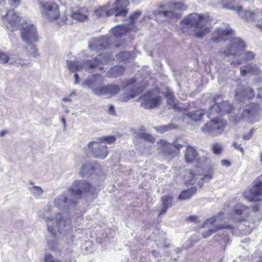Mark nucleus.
I'll return each mask as SVG.
<instances>
[{
    "mask_svg": "<svg viewBox=\"0 0 262 262\" xmlns=\"http://www.w3.org/2000/svg\"><path fill=\"white\" fill-rule=\"evenodd\" d=\"M198 153L194 147L189 145L185 153V158L187 162L192 163L197 159Z\"/></svg>",
    "mask_w": 262,
    "mask_h": 262,
    "instance_id": "obj_22",
    "label": "nucleus"
},
{
    "mask_svg": "<svg viewBox=\"0 0 262 262\" xmlns=\"http://www.w3.org/2000/svg\"><path fill=\"white\" fill-rule=\"evenodd\" d=\"M23 60L20 59H17L15 61H12L8 54L1 50H0V63L2 64H6L9 63V64H13L15 63L17 64L24 65L22 63Z\"/></svg>",
    "mask_w": 262,
    "mask_h": 262,
    "instance_id": "obj_28",
    "label": "nucleus"
},
{
    "mask_svg": "<svg viewBox=\"0 0 262 262\" xmlns=\"http://www.w3.org/2000/svg\"><path fill=\"white\" fill-rule=\"evenodd\" d=\"M101 82V77L100 75H96L92 79L88 78L85 84L90 88L94 93L97 95H104L107 97H111L118 94L121 90V86L117 84H108L99 88L95 87V83L97 80Z\"/></svg>",
    "mask_w": 262,
    "mask_h": 262,
    "instance_id": "obj_3",
    "label": "nucleus"
},
{
    "mask_svg": "<svg viewBox=\"0 0 262 262\" xmlns=\"http://www.w3.org/2000/svg\"><path fill=\"white\" fill-rule=\"evenodd\" d=\"M204 111L202 110H197L193 112H189L187 115L192 119L193 121L200 120L203 116Z\"/></svg>",
    "mask_w": 262,
    "mask_h": 262,
    "instance_id": "obj_33",
    "label": "nucleus"
},
{
    "mask_svg": "<svg viewBox=\"0 0 262 262\" xmlns=\"http://www.w3.org/2000/svg\"><path fill=\"white\" fill-rule=\"evenodd\" d=\"M209 20L208 15L193 13L181 21L180 27L184 32H186L189 28H192L194 35L196 38H202L211 31Z\"/></svg>",
    "mask_w": 262,
    "mask_h": 262,
    "instance_id": "obj_1",
    "label": "nucleus"
},
{
    "mask_svg": "<svg viewBox=\"0 0 262 262\" xmlns=\"http://www.w3.org/2000/svg\"><path fill=\"white\" fill-rule=\"evenodd\" d=\"M45 262H61L59 260H54L53 257L51 254H46L45 257Z\"/></svg>",
    "mask_w": 262,
    "mask_h": 262,
    "instance_id": "obj_46",
    "label": "nucleus"
},
{
    "mask_svg": "<svg viewBox=\"0 0 262 262\" xmlns=\"http://www.w3.org/2000/svg\"><path fill=\"white\" fill-rule=\"evenodd\" d=\"M254 96V92L252 89L248 86L244 88L241 86H238L235 92V99L239 101H242L245 98L251 99Z\"/></svg>",
    "mask_w": 262,
    "mask_h": 262,
    "instance_id": "obj_18",
    "label": "nucleus"
},
{
    "mask_svg": "<svg viewBox=\"0 0 262 262\" xmlns=\"http://www.w3.org/2000/svg\"><path fill=\"white\" fill-rule=\"evenodd\" d=\"M163 206L170 207L172 205V197L169 195H164L161 199Z\"/></svg>",
    "mask_w": 262,
    "mask_h": 262,
    "instance_id": "obj_35",
    "label": "nucleus"
},
{
    "mask_svg": "<svg viewBox=\"0 0 262 262\" xmlns=\"http://www.w3.org/2000/svg\"><path fill=\"white\" fill-rule=\"evenodd\" d=\"M218 4H220L223 6V8L235 10L238 12L239 16L241 18L244 19L247 21H250L252 20H258L259 14L258 13L252 12L250 11L243 10L242 7L236 5L234 2L229 0H216Z\"/></svg>",
    "mask_w": 262,
    "mask_h": 262,
    "instance_id": "obj_6",
    "label": "nucleus"
},
{
    "mask_svg": "<svg viewBox=\"0 0 262 262\" xmlns=\"http://www.w3.org/2000/svg\"><path fill=\"white\" fill-rule=\"evenodd\" d=\"M11 5L13 7H16L19 4V0H11Z\"/></svg>",
    "mask_w": 262,
    "mask_h": 262,
    "instance_id": "obj_51",
    "label": "nucleus"
},
{
    "mask_svg": "<svg viewBox=\"0 0 262 262\" xmlns=\"http://www.w3.org/2000/svg\"><path fill=\"white\" fill-rule=\"evenodd\" d=\"M245 220V219H242V220H239V222H243V221H244Z\"/></svg>",
    "mask_w": 262,
    "mask_h": 262,
    "instance_id": "obj_63",
    "label": "nucleus"
},
{
    "mask_svg": "<svg viewBox=\"0 0 262 262\" xmlns=\"http://www.w3.org/2000/svg\"><path fill=\"white\" fill-rule=\"evenodd\" d=\"M116 138L113 136H104L101 138H100L98 139V141L101 142L102 144H105V142L108 144H112L114 143L116 141Z\"/></svg>",
    "mask_w": 262,
    "mask_h": 262,
    "instance_id": "obj_36",
    "label": "nucleus"
},
{
    "mask_svg": "<svg viewBox=\"0 0 262 262\" xmlns=\"http://www.w3.org/2000/svg\"><path fill=\"white\" fill-rule=\"evenodd\" d=\"M257 98H262V89H259L258 90Z\"/></svg>",
    "mask_w": 262,
    "mask_h": 262,
    "instance_id": "obj_57",
    "label": "nucleus"
},
{
    "mask_svg": "<svg viewBox=\"0 0 262 262\" xmlns=\"http://www.w3.org/2000/svg\"><path fill=\"white\" fill-rule=\"evenodd\" d=\"M185 9L182 3H168L159 5L155 14L168 19H174L180 17L181 11Z\"/></svg>",
    "mask_w": 262,
    "mask_h": 262,
    "instance_id": "obj_4",
    "label": "nucleus"
},
{
    "mask_svg": "<svg viewBox=\"0 0 262 262\" xmlns=\"http://www.w3.org/2000/svg\"><path fill=\"white\" fill-rule=\"evenodd\" d=\"M198 218L195 215H190L187 218V221L190 222H196Z\"/></svg>",
    "mask_w": 262,
    "mask_h": 262,
    "instance_id": "obj_49",
    "label": "nucleus"
},
{
    "mask_svg": "<svg viewBox=\"0 0 262 262\" xmlns=\"http://www.w3.org/2000/svg\"><path fill=\"white\" fill-rule=\"evenodd\" d=\"M110 37L103 36L100 38H93L90 40L89 47L91 51H99L110 47Z\"/></svg>",
    "mask_w": 262,
    "mask_h": 262,
    "instance_id": "obj_15",
    "label": "nucleus"
},
{
    "mask_svg": "<svg viewBox=\"0 0 262 262\" xmlns=\"http://www.w3.org/2000/svg\"><path fill=\"white\" fill-rule=\"evenodd\" d=\"M61 122H62L63 126H65V125H66V120H65V119H64L63 118H61Z\"/></svg>",
    "mask_w": 262,
    "mask_h": 262,
    "instance_id": "obj_59",
    "label": "nucleus"
},
{
    "mask_svg": "<svg viewBox=\"0 0 262 262\" xmlns=\"http://www.w3.org/2000/svg\"><path fill=\"white\" fill-rule=\"evenodd\" d=\"M196 192L197 188L195 187H191L189 189L182 190L179 195L178 199L181 201L189 199Z\"/></svg>",
    "mask_w": 262,
    "mask_h": 262,
    "instance_id": "obj_26",
    "label": "nucleus"
},
{
    "mask_svg": "<svg viewBox=\"0 0 262 262\" xmlns=\"http://www.w3.org/2000/svg\"><path fill=\"white\" fill-rule=\"evenodd\" d=\"M75 77V84H78L79 83V76L77 73H75L74 75Z\"/></svg>",
    "mask_w": 262,
    "mask_h": 262,
    "instance_id": "obj_56",
    "label": "nucleus"
},
{
    "mask_svg": "<svg viewBox=\"0 0 262 262\" xmlns=\"http://www.w3.org/2000/svg\"><path fill=\"white\" fill-rule=\"evenodd\" d=\"M131 24H124L117 26L112 29V33L116 37L121 36L131 29Z\"/></svg>",
    "mask_w": 262,
    "mask_h": 262,
    "instance_id": "obj_25",
    "label": "nucleus"
},
{
    "mask_svg": "<svg viewBox=\"0 0 262 262\" xmlns=\"http://www.w3.org/2000/svg\"><path fill=\"white\" fill-rule=\"evenodd\" d=\"M167 97L168 99L167 101V103L169 105H171L173 108H176V104L173 102V96H172V95L171 94H167Z\"/></svg>",
    "mask_w": 262,
    "mask_h": 262,
    "instance_id": "obj_45",
    "label": "nucleus"
},
{
    "mask_svg": "<svg viewBox=\"0 0 262 262\" xmlns=\"http://www.w3.org/2000/svg\"><path fill=\"white\" fill-rule=\"evenodd\" d=\"M88 147L91 149V152L96 158L103 159L108 155L106 145L105 144H102L99 141L89 143Z\"/></svg>",
    "mask_w": 262,
    "mask_h": 262,
    "instance_id": "obj_11",
    "label": "nucleus"
},
{
    "mask_svg": "<svg viewBox=\"0 0 262 262\" xmlns=\"http://www.w3.org/2000/svg\"><path fill=\"white\" fill-rule=\"evenodd\" d=\"M261 110V108L257 104H251L243 110V117L252 119L254 117L258 116Z\"/></svg>",
    "mask_w": 262,
    "mask_h": 262,
    "instance_id": "obj_21",
    "label": "nucleus"
},
{
    "mask_svg": "<svg viewBox=\"0 0 262 262\" xmlns=\"http://www.w3.org/2000/svg\"><path fill=\"white\" fill-rule=\"evenodd\" d=\"M219 97H215L214 101L215 104L210 107L208 111L209 116L214 113H221L225 114L229 113L232 110V106L227 101L219 102Z\"/></svg>",
    "mask_w": 262,
    "mask_h": 262,
    "instance_id": "obj_12",
    "label": "nucleus"
},
{
    "mask_svg": "<svg viewBox=\"0 0 262 262\" xmlns=\"http://www.w3.org/2000/svg\"><path fill=\"white\" fill-rule=\"evenodd\" d=\"M160 144L161 150L168 155H178L180 149L183 146L180 144H170L163 140L160 141Z\"/></svg>",
    "mask_w": 262,
    "mask_h": 262,
    "instance_id": "obj_17",
    "label": "nucleus"
},
{
    "mask_svg": "<svg viewBox=\"0 0 262 262\" xmlns=\"http://www.w3.org/2000/svg\"><path fill=\"white\" fill-rule=\"evenodd\" d=\"M141 11H137L135 12L134 14L130 16V19L132 21L131 24V29L133 27V24L134 23L136 19H137L141 14Z\"/></svg>",
    "mask_w": 262,
    "mask_h": 262,
    "instance_id": "obj_42",
    "label": "nucleus"
},
{
    "mask_svg": "<svg viewBox=\"0 0 262 262\" xmlns=\"http://www.w3.org/2000/svg\"><path fill=\"white\" fill-rule=\"evenodd\" d=\"M260 161L262 162V152L261 153V155H260Z\"/></svg>",
    "mask_w": 262,
    "mask_h": 262,
    "instance_id": "obj_61",
    "label": "nucleus"
},
{
    "mask_svg": "<svg viewBox=\"0 0 262 262\" xmlns=\"http://www.w3.org/2000/svg\"><path fill=\"white\" fill-rule=\"evenodd\" d=\"M116 60L119 62L129 61L133 57L132 54L128 52H121L116 55Z\"/></svg>",
    "mask_w": 262,
    "mask_h": 262,
    "instance_id": "obj_31",
    "label": "nucleus"
},
{
    "mask_svg": "<svg viewBox=\"0 0 262 262\" xmlns=\"http://www.w3.org/2000/svg\"><path fill=\"white\" fill-rule=\"evenodd\" d=\"M212 151L215 155H220L223 151V147L220 144L215 143L212 146Z\"/></svg>",
    "mask_w": 262,
    "mask_h": 262,
    "instance_id": "obj_40",
    "label": "nucleus"
},
{
    "mask_svg": "<svg viewBox=\"0 0 262 262\" xmlns=\"http://www.w3.org/2000/svg\"><path fill=\"white\" fill-rule=\"evenodd\" d=\"M6 132H0V137H3L5 135Z\"/></svg>",
    "mask_w": 262,
    "mask_h": 262,
    "instance_id": "obj_60",
    "label": "nucleus"
},
{
    "mask_svg": "<svg viewBox=\"0 0 262 262\" xmlns=\"http://www.w3.org/2000/svg\"><path fill=\"white\" fill-rule=\"evenodd\" d=\"M28 55L30 57L36 58L39 56L38 50L34 46H30L27 47Z\"/></svg>",
    "mask_w": 262,
    "mask_h": 262,
    "instance_id": "obj_37",
    "label": "nucleus"
},
{
    "mask_svg": "<svg viewBox=\"0 0 262 262\" xmlns=\"http://www.w3.org/2000/svg\"><path fill=\"white\" fill-rule=\"evenodd\" d=\"M168 208V207H166L165 206H162V208L161 210H160L159 215H161L165 213L167 211V210Z\"/></svg>",
    "mask_w": 262,
    "mask_h": 262,
    "instance_id": "obj_55",
    "label": "nucleus"
},
{
    "mask_svg": "<svg viewBox=\"0 0 262 262\" xmlns=\"http://www.w3.org/2000/svg\"><path fill=\"white\" fill-rule=\"evenodd\" d=\"M39 8L43 17L50 21H54L60 16L58 5L51 1H42L39 3Z\"/></svg>",
    "mask_w": 262,
    "mask_h": 262,
    "instance_id": "obj_7",
    "label": "nucleus"
},
{
    "mask_svg": "<svg viewBox=\"0 0 262 262\" xmlns=\"http://www.w3.org/2000/svg\"><path fill=\"white\" fill-rule=\"evenodd\" d=\"M253 184L251 188L245 191L244 195L250 202L258 201L262 196V174L253 181Z\"/></svg>",
    "mask_w": 262,
    "mask_h": 262,
    "instance_id": "obj_8",
    "label": "nucleus"
},
{
    "mask_svg": "<svg viewBox=\"0 0 262 262\" xmlns=\"http://www.w3.org/2000/svg\"><path fill=\"white\" fill-rule=\"evenodd\" d=\"M232 146H234V147L236 149L240 151L242 153L244 154V150L243 148L241 147V145H238L237 144L236 142H234L233 143Z\"/></svg>",
    "mask_w": 262,
    "mask_h": 262,
    "instance_id": "obj_47",
    "label": "nucleus"
},
{
    "mask_svg": "<svg viewBox=\"0 0 262 262\" xmlns=\"http://www.w3.org/2000/svg\"><path fill=\"white\" fill-rule=\"evenodd\" d=\"M140 99L142 101L141 105L145 108L155 107L161 103V101L160 97L155 96L150 92H146L142 95Z\"/></svg>",
    "mask_w": 262,
    "mask_h": 262,
    "instance_id": "obj_13",
    "label": "nucleus"
},
{
    "mask_svg": "<svg viewBox=\"0 0 262 262\" xmlns=\"http://www.w3.org/2000/svg\"><path fill=\"white\" fill-rule=\"evenodd\" d=\"M71 17L74 19L78 21H84L86 18V16L79 12H74L71 15Z\"/></svg>",
    "mask_w": 262,
    "mask_h": 262,
    "instance_id": "obj_39",
    "label": "nucleus"
},
{
    "mask_svg": "<svg viewBox=\"0 0 262 262\" xmlns=\"http://www.w3.org/2000/svg\"><path fill=\"white\" fill-rule=\"evenodd\" d=\"M188 172L191 176V179L186 182V184H187V185L194 184V183L195 182V180H194V179L196 177V175L193 173V172L191 170H188Z\"/></svg>",
    "mask_w": 262,
    "mask_h": 262,
    "instance_id": "obj_43",
    "label": "nucleus"
},
{
    "mask_svg": "<svg viewBox=\"0 0 262 262\" xmlns=\"http://www.w3.org/2000/svg\"><path fill=\"white\" fill-rule=\"evenodd\" d=\"M125 71L122 66H116L110 69L107 73L108 76L112 77H116L121 75Z\"/></svg>",
    "mask_w": 262,
    "mask_h": 262,
    "instance_id": "obj_29",
    "label": "nucleus"
},
{
    "mask_svg": "<svg viewBox=\"0 0 262 262\" xmlns=\"http://www.w3.org/2000/svg\"><path fill=\"white\" fill-rule=\"evenodd\" d=\"M71 95H72V94H71L69 97L63 98L62 99V101H71L72 100L70 98Z\"/></svg>",
    "mask_w": 262,
    "mask_h": 262,
    "instance_id": "obj_58",
    "label": "nucleus"
},
{
    "mask_svg": "<svg viewBox=\"0 0 262 262\" xmlns=\"http://www.w3.org/2000/svg\"><path fill=\"white\" fill-rule=\"evenodd\" d=\"M89 170V168L86 164L83 165L81 168V174L83 177L85 172H88Z\"/></svg>",
    "mask_w": 262,
    "mask_h": 262,
    "instance_id": "obj_48",
    "label": "nucleus"
},
{
    "mask_svg": "<svg viewBox=\"0 0 262 262\" xmlns=\"http://www.w3.org/2000/svg\"><path fill=\"white\" fill-rule=\"evenodd\" d=\"M225 229L232 230L234 229V227L231 225H220L216 226L214 229H209L207 233L204 234V237H207L212 234L213 233H214L219 230Z\"/></svg>",
    "mask_w": 262,
    "mask_h": 262,
    "instance_id": "obj_32",
    "label": "nucleus"
},
{
    "mask_svg": "<svg viewBox=\"0 0 262 262\" xmlns=\"http://www.w3.org/2000/svg\"><path fill=\"white\" fill-rule=\"evenodd\" d=\"M259 69L256 65L248 64L240 68L241 75L245 76L247 74H258Z\"/></svg>",
    "mask_w": 262,
    "mask_h": 262,
    "instance_id": "obj_24",
    "label": "nucleus"
},
{
    "mask_svg": "<svg viewBox=\"0 0 262 262\" xmlns=\"http://www.w3.org/2000/svg\"><path fill=\"white\" fill-rule=\"evenodd\" d=\"M99 70H101V71H102V70H103V68L100 67V68H99Z\"/></svg>",
    "mask_w": 262,
    "mask_h": 262,
    "instance_id": "obj_62",
    "label": "nucleus"
},
{
    "mask_svg": "<svg viewBox=\"0 0 262 262\" xmlns=\"http://www.w3.org/2000/svg\"><path fill=\"white\" fill-rule=\"evenodd\" d=\"M21 37L26 43L31 44L38 41L36 28L31 23L25 22L21 26Z\"/></svg>",
    "mask_w": 262,
    "mask_h": 262,
    "instance_id": "obj_9",
    "label": "nucleus"
},
{
    "mask_svg": "<svg viewBox=\"0 0 262 262\" xmlns=\"http://www.w3.org/2000/svg\"><path fill=\"white\" fill-rule=\"evenodd\" d=\"M112 56L107 53L100 54L95 58L94 61H67L68 70L71 72H75L84 70L88 71L96 67L99 63L105 64L111 60Z\"/></svg>",
    "mask_w": 262,
    "mask_h": 262,
    "instance_id": "obj_2",
    "label": "nucleus"
},
{
    "mask_svg": "<svg viewBox=\"0 0 262 262\" xmlns=\"http://www.w3.org/2000/svg\"><path fill=\"white\" fill-rule=\"evenodd\" d=\"M71 191L75 195H81L82 192H89L93 191L92 186L86 181H76L70 188Z\"/></svg>",
    "mask_w": 262,
    "mask_h": 262,
    "instance_id": "obj_16",
    "label": "nucleus"
},
{
    "mask_svg": "<svg viewBox=\"0 0 262 262\" xmlns=\"http://www.w3.org/2000/svg\"><path fill=\"white\" fill-rule=\"evenodd\" d=\"M113 15L111 9L107 10L105 7H101L95 10L94 15L98 18L102 16H109Z\"/></svg>",
    "mask_w": 262,
    "mask_h": 262,
    "instance_id": "obj_30",
    "label": "nucleus"
},
{
    "mask_svg": "<svg viewBox=\"0 0 262 262\" xmlns=\"http://www.w3.org/2000/svg\"><path fill=\"white\" fill-rule=\"evenodd\" d=\"M233 34L232 30L230 28H217L212 33L210 41L213 43H219L227 39Z\"/></svg>",
    "mask_w": 262,
    "mask_h": 262,
    "instance_id": "obj_14",
    "label": "nucleus"
},
{
    "mask_svg": "<svg viewBox=\"0 0 262 262\" xmlns=\"http://www.w3.org/2000/svg\"><path fill=\"white\" fill-rule=\"evenodd\" d=\"M248 208L244 205L241 206L239 208L234 209V213L237 215H241L246 212Z\"/></svg>",
    "mask_w": 262,
    "mask_h": 262,
    "instance_id": "obj_41",
    "label": "nucleus"
},
{
    "mask_svg": "<svg viewBox=\"0 0 262 262\" xmlns=\"http://www.w3.org/2000/svg\"><path fill=\"white\" fill-rule=\"evenodd\" d=\"M245 47L243 41L239 38L231 39L225 49H221L218 53L219 56L224 58L230 56L238 57Z\"/></svg>",
    "mask_w": 262,
    "mask_h": 262,
    "instance_id": "obj_5",
    "label": "nucleus"
},
{
    "mask_svg": "<svg viewBox=\"0 0 262 262\" xmlns=\"http://www.w3.org/2000/svg\"><path fill=\"white\" fill-rule=\"evenodd\" d=\"M252 133L253 132H249L247 135L243 136L242 137V139L244 140H249L252 137Z\"/></svg>",
    "mask_w": 262,
    "mask_h": 262,
    "instance_id": "obj_50",
    "label": "nucleus"
},
{
    "mask_svg": "<svg viewBox=\"0 0 262 262\" xmlns=\"http://www.w3.org/2000/svg\"><path fill=\"white\" fill-rule=\"evenodd\" d=\"M66 112L67 113H69V111H68V110H67V111H66Z\"/></svg>",
    "mask_w": 262,
    "mask_h": 262,
    "instance_id": "obj_64",
    "label": "nucleus"
},
{
    "mask_svg": "<svg viewBox=\"0 0 262 262\" xmlns=\"http://www.w3.org/2000/svg\"><path fill=\"white\" fill-rule=\"evenodd\" d=\"M213 174V168L212 167H210L208 169V170L207 171V173L204 175V177L201 179L202 182L201 183H199L200 185V187H202L203 185V183L205 181H209L212 178Z\"/></svg>",
    "mask_w": 262,
    "mask_h": 262,
    "instance_id": "obj_34",
    "label": "nucleus"
},
{
    "mask_svg": "<svg viewBox=\"0 0 262 262\" xmlns=\"http://www.w3.org/2000/svg\"><path fill=\"white\" fill-rule=\"evenodd\" d=\"M128 4V0H117L114 8L111 9V12L116 16H125L127 14L126 7Z\"/></svg>",
    "mask_w": 262,
    "mask_h": 262,
    "instance_id": "obj_19",
    "label": "nucleus"
},
{
    "mask_svg": "<svg viewBox=\"0 0 262 262\" xmlns=\"http://www.w3.org/2000/svg\"><path fill=\"white\" fill-rule=\"evenodd\" d=\"M226 123L221 118H216L207 123L203 128V131H212L216 129L223 130Z\"/></svg>",
    "mask_w": 262,
    "mask_h": 262,
    "instance_id": "obj_20",
    "label": "nucleus"
},
{
    "mask_svg": "<svg viewBox=\"0 0 262 262\" xmlns=\"http://www.w3.org/2000/svg\"><path fill=\"white\" fill-rule=\"evenodd\" d=\"M255 56V54L251 51H247L244 54L241 53V55H239V56H241L242 58L239 59L236 58L231 62V64H232L234 66L241 64L244 61H249L253 59Z\"/></svg>",
    "mask_w": 262,
    "mask_h": 262,
    "instance_id": "obj_23",
    "label": "nucleus"
},
{
    "mask_svg": "<svg viewBox=\"0 0 262 262\" xmlns=\"http://www.w3.org/2000/svg\"><path fill=\"white\" fill-rule=\"evenodd\" d=\"M129 89L128 92L124 93L121 97V99L123 101H127L130 99L134 98L142 91V89L140 88H129Z\"/></svg>",
    "mask_w": 262,
    "mask_h": 262,
    "instance_id": "obj_27",
    "label": "nucleus"
},
{
    "mask_svg": "<svg viewBox=\"0 0 262 262\" xmlns=\"http://www.w3.org/2000/svg\"><path fill=\"white\" fill-rule=\"evenodd\" d=\"M2 18L6 28L11 31H15L20 27L21 18L13 10L8 11Z\"/></svg>",
    "mask_w": 262,
    "mask_h": 262,
    "instance_id": "obj_10",
    "label": "nucleus"
},
{
    "mask_svg": "<svg viewBox=\"0 0 262 262\" xmlns=\"http://www.w3.org/2000/svg\"><path fill=\"white\" fill-rule=\"evenodd\" d=\"M178 127L176 125L173 124H169L166 125H162L158 126L155 128V129L157 131H167L169 130L177 129Z\"/></svg>",
    "mask_w": 262,
    "mask_h": 262,
    "instance_id": "obj_38",
    "label": "nucleus"
},
{
    "mask_svg": "<svg viewBox=\"0 0 262 262\" xmlns=\"http://www.w3.org/2000/svg\"><path fill=\"white\" fill-rule=\"evenodd\" d=\"M142 138L149 142L154 143L155 141V138L148 134H142Z\"/></svg>",
    "mask_w": 262,
    "mask_h": 262,
    "instance_id": "obj_44",
    "label": "nucleus"
},
{
    "mask_svg": "<svg viewBox=\"0 0 262 262\" xmlns=\"http://www.w3.org/2000/svg\"><path fill=\"white\" fill-rule=\"evenodd\" d=\"M109 113L111 114V115H114L115 114V108L114 107L113 105H111L110 106V108H109V111H108Z\"/></svg>",
    "mask_w": 262,
    "mask_h": 262,
    "instance_id": "obj_53",
    "label": "nucleus"
},
{
    "mask_svg": "<svg viewBox=\"0 0 262 262\" xmlns=\"http://www.w3.org/2000/svg\"><path fill=\"white\" fill-rule=\"evenodd\" d=\"M33 189L34 190L36 191L38 194H41L43 191L42 189L39 186H34Z\"/></svg>",
    "mask_w": 262,
    "mask_h": 262,
    "instance_id": "obj_54",
    "label": "nucleus"
},
{
    "mask_svg": "<svg viewBox=\"0 0 262 262\" xmlns=\"http://www.w3.org/2000/svg\"><path fill=\"white\" fill-rule=\"evenodd\" d=\"M221 163L223 166H227V167L230 165V162L227 160H222Z\"/></svg>",
    "mask_w": 262,
    "mask_h": 262,
    "instance_id": "obj_52",
    "label": "nucleus"
}]
</instances>
